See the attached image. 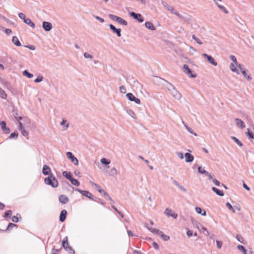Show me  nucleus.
Returning <instances> with one entry per match:
<instances>
[{
    "label": "nucleus",
    "instance_id": "8fccbe9b",
    "mask_svg": "<svg viewBox=\"0 0 254 254\" xmlns=\"http://www.w3.org/2000/svg\"><path fill=\"white\" fill-rule=\"evenodd\" d=\"M65 250L70 254H74L75 253V252L73 250V249L70 246L69 247H67V248Z\"/></svg>",
    "mask_w": 254,
    "mask_h": 254
},
{
    "label": "nucleus",
    "instance_id": "6ab92c4d",
    "mask_svg": "<svg viewBox=\"0 0 254 254\" xmlns=\"http://www.w3.org/2000/svg\"><path fill=\"white\" fill-rule=\"evenodd\" d=\"M59 201L62 204H66L68 201V197L65 195H61L59 196Z\"/></svg>",
    "mask_w": 254,
    "mask_h": 254
},
{
    "label": "nucleus",
    "instance_id": "f03ea898",
    "mask_svg": "<svg viewBox=\"0 0 254 254\" xmlns=\"http://www.w3.org/2000/svg\"><path fill=\"white\" fill-rule=\"evenodd\" d=\"M155 81L165 86L169 92L175 88L172 84L163 78L157 77Z\"/></svg>",
    "mask_w": 254,
    "mask_h": 254
},
{
    "label": "nucleus",
    "instance_id": "6e6d98bb",
    "mask_svg": "<svg viewBox=\"0 0 254 254\" xmlns=\"http://www.w3.org/2000/svg\"><path fill=\"white\" fill-rule=\"evenodd\" d=\"M112 207L122 218L124 217V215L115 206L113 205Z\"/></svg>",
    "mask_w": 254,
    "mask_h": 254
},
{
    "label": "nucleus",
    "instance_id": "c9c22d12",
    "mask_svg": "<svg viewBox=\"0 0 254 254\" xmlns=\"http://www.w3.org/2000/svg\"><path fill=\"white\" fill-rule=\"evenodd\" d=\"M117 22L119 23V24H121L125 25V26H126L127 25V22L125 20H124V19L120 17H119V19L118 20Z\"/></svg>",
    "mask_w": 254,
    "mask_h": 254
},
{
    "label": "nucleus",
    "instance_id": "ddd939ff",
    "mask_svg": "<svg viewBox=\"0 0 254 254\" xmlns=\"http://www.w3.org/2000/svg\"><path fill=\"white\" fill-rule=\"evenodd\" d=\"M51 170L49 166L47 165H44L43 167L42 173L45 175H50L51 174Z\"/></svg>",
    "mask_w": 254,
    "mask_h": 254
},
{
    "label": "nucleus",
    "instance_id": "3c124183",
    "mask_svg": "<svg viewBox=\"0 0 254 254\" xmlns=\"http://www.w3.org/2000/svg\"><path fill=\"white\" fill-rule=\"evenodd\" d=\"M192 39L195 40L198 44L201 45L202 44V42L198 38H197L194 35H193L192 36Z\"/></svg>",
    "mask_w": 254,
    "mask_h": 254
},
{
    "label": "nucleus",
    "instance_id": "49530a36",
    "mask_svg": "<svg viewBox=\"0 0 254 254\" xmlns=\"http://www.w3.org/2000/svg\"><path fill=\"white\" fill-rule=\"evenodd\" d=\"M198 171L200 174H206V173H207V171L205 170L204 169H202L201 167L199 166L198 167Z\"/></svg>",
    "mask_w": 254,
    "mask_h": 254
},
{
    "label": "nucleus",
    "instance_id": "dca6fc26",
    "mask_svg": "<svg viewBox=\"0 0 254 254\" xmlns=\"http://www.w3.org/2000/svg\"><path fill=\"white\" fill-rule=\"evenodd\" d=\"M164 213L166 215L171 216L174 218H176L177 217V214L175 213H172V210L168 208L165 210Z\"/></svg>",
    "mask_w": 254,
    "mask_h": 254
},
{
    "label": "nucleus",
    "instance_id": "b1692460",
    "mask_svg": "<svg viewBox=\"0 0 254 254\" xmlns=\"http://www.w3.org/2000/svg\"><path fill=\"white\" fill-rule=\"evenodd\" d=\"M247 72V70L245 69V70L243 69V71L241 72V73L248 80L250 81L252 79L251 75L250 74H248Z\"/></svg>",
    "mask_w": 254,
    "mask_h": 254
},
{
    "label": "nucleus",
    "instance_id": "aec40b11",
    "mask_svg": "<svg viewBox=\"0 0 254 254\" xmlns=\"http://www.w3.org/2000/svg\"><path fill=\"white\" fill-rule=\"evenodd\" d=\"M175 15L178 16L179 18L186 20L188 19V15L184 12L180 13L178 11L176 13Z\"/></svg>",
    "mask_w": 254,
    "mask_h": 254
},
{
    "label": "nucleus",
    "instance_id": "423d86ee",
    "mask_svg": "<svg viewBox=\"0 0 254 254\" xmlns=\"http://www.w3.org/2000/svg\"><path fill=\"white\" fill-rule=\"evenodd\" d=\"M183 71L187 74L190 77L194 78L196 77V75L192 73L191 69L189 68L187 64H184L183 66Z\"/></svg>",
    "mask_w": 254,
    "mask_h": 254
},
{
    "label": "nucleus",
    "instance_id": "f8f14e48",
    "mask_svg": "<svg viewBox=\"0 0 254 254\" xmlns=\"http://www.w3.org/2000/svg\"><path fill=\"white\" fill-rule=\"evenodd\" d=\"M235 121L236 122V125L237 127L241 128H244L246 127V125L244 122L241 119L238 118H235Z\"/></svg>",
    "mask_w": 254,
    "mask_h": 254
},
{
    "label": "nucleus",
    "instance_id": "052dcab7",
    "mask_svg": "<svg viewBox=\"0 0 254 254\" xmlns=\"http://www.w3.org/2000/svg\"><path fill=\"white\" fill-rule=\"evenodd\" d=\"M230 59L233 61L234 64H235L237 63V59L234 56L231 55L230 56Z\"/></svg>",
    "mask_w": 254,
    "mask_h": 254
},
{
    "label": "nucleus",
    "instance_id": "393cba45",
    "mask_svg": "<svg viewBox=\"0 0 254 254\" xmlns=\"http://www.w3.org/2000/svg\"><path fill=\"white\" fill-rule=\"evenodd\" d=\"M195 210L198 214H201L202 216H205L206 215V211L204 209H202L199 207L196 206Z\"/></svg>",
    "mask_w": 254,
    "mask_h": 254
},
{
    "label": "nucleus",
    "instance_id": "9b49d317",
    "mask_svg": "<svg viewBox=\"0 0 254 254\" xmlns=\"http://www.w3.org/2000/svg\"><path fill=\"white\" fill-rule=\"evenodd\" d=\"M109 27L114 33H116L118 37L121 36V30L120 29L116 28L111 24L109 25Z\"/></svg>",
    "mask_w": 254,
    "mask_h": 254
},
{
    "label": "nucleus",
    "instance_id": "1a4fd4ad",
    "mask_svg": "<svg viewBox=\"0 0 254 254\" xmlns=\"http://www.w3.org/2000/svg\"><path fill=\"white\" fill-rule=\"evenodd\" d=\"M171 95L176 99L180 100L182 97L181 94L175 87L173 90L170 91Z\"/></svg>",
    "mask_w": 254,
    "mask_h": 254
},
{
    "label": "nucleus",
    "instance_id": "9d476101",
    "mask_svg": "<svg viewBox=\"0 0 254 254\" xmlns=\"http://www.w3.org/2000/svg\"><path fill=\"white\" fill-rule=\"evenodd\" d=\"M43 28L46 31H50L52 28V24L51 23L47 21H44L42 23Z\"/></svg>",
    "mask_w": 254,
    "mask_h": 254
},
{
    "label": "nucleus",
    "instance_id": "f257e3e1",
    "mask_svg": "<svg viewBox=\"0 0 254 254\" xmlns=\"http://www.w3.org/2000/svg\"><path fill=\"white\" fill-rule=\"evenodd\" d=\"M44 183L47 185L51 186L54 188H57L59 186L58 180L53 174H50L48 177L45 178Z\"/></svg>",
    "mask_w": 254,
    "mask_h": 254
},
{
    "label": "nucleus",
    "instance_id": "774afa93",
    "mask_svg": "<svg viewBox=\"0 0 254 254\" xmlns=\"http://www.w3.org/2000/svg\"><path fill=\"white\" fill-rule=\"evenodd\" d=\"M120 91L122 93H125L126 92V89L124 86H121L120 87Z\"/></svg>",
    "mask_w": 254,
    "mask_h": 254
},
{
    "label": "nucleus",
    "instance_id": "680f3d73",
    "mask_svg": "<svg viewBox=\"0 0 254 254\" xmlns=\"http://www.w3.org/2000/svg\"><path fill=\"white\" fill-rule=\"evenodd\" d=\"M62 126H65L66 128H68L69 127L68 124H66V121L65 120H63L61 123Z\"/></svg>",
    "mask_w": 254,
    "mask_h": 254
},
{
    "label": "nucleus",
    "instance_id": "09e8293b",
    "mask_svg": "<svg viewBox=\"0 0 254 254\" xmlns=\"http://www.w3.org/2000/svg\"><path fill=\"white\" fill-rule=\"evenodd\" d=\"M92 185H93V186H94L96 187V189L98 190V191L99 192H100V193H102V191H104V190H102V189H101L100 186H99L98 185H97V184H95V183H93V184H92Z\"/></svg>",
    "mask_w": 254,
    "mask_h": 254
},
{
    "label": "nucleus",
    "instance_id": "603ef678",
    "mask_svg": "<svg viewBox=\"0 0 254 254\" xmlns=\"http://www.w3.org/2000/svg\"><path fill=\"white\" fill-rule=\"evenodd\" d=\"M13 227H17V226L15 224H13V223H9V224L8 225L6 229H5V231L9 229V228H13Z\"/></svg>",
    "mask_w": 254,
    "mask_h": 254
},
{
    "label": "nucleus",
    "instance_id": "72a5a7b5",
    "mask_svg": "<svg viewBox=\"0 0 254 254\" xmlns=\"http://www.w3.org/2000/svg\"><path fill=\"white\" fill-rule=\"evenodd\" d=\"M0 96L2 98V99H6V97H7V94L6 93H5V92L0 87Z\"/></svg>",
    "mask_w": 254,
    "mask_h": 254
},
{
    "label": "nucleus",
    "instance_id": "f3484780",
    "mask_svg": "<svg viewBox=\"0 0 254 254\" xmlns=\"http://www.w3.org/2000/svg\"><path fill=\"white\" fill-rule=\"evenodd\" d=\"M146 228L149 230L152 233L159 235L160 234H161L162 231L159 230V229H157L156 228H152L150 227H149L148 225H146Z\"/></svg>",
    "mask_w": 254,
    "mask_h": 254
},
{
    "label": "nucleus",
    "instance_id": "2f4dec72",
    "mask_svg": "<svg viewBox=\"0 0 254 254\" xmlns=\"http://www.w3.org/2000/svg\"><path fill=\"white\" fill-rule=\"evenodd\" d=\"M12 211L11 210H7L5 212L3 217L5 218H10L12 215Z\"/></svg>",
    "mask_w": 254,
    "mask_h": 254
},
{
    "label": "nucleus",
    "instance_id": "0e129e2a",
    "mask_svg": "<svg viewBox=\"0 0 254 254\" xmlns=\"http://www.w3.org/2000/svg\"><path fill=\"white\" fill-rule=\"evenodd\" d=\"M18 16L20 19L23 20V21H24L25 19L27 18H26L25 15L23 13H19Z\"/></svg>",
    "mask_w": 254,
    "mask_h": 254
},
{
    "label": "nucleus",
    "instance_id": "de8ad7c7",
    "mask_svg": "<svg viewBox=\"0 0 254 254\" xmlns=\"http://www.w3.org/2000/svg\"><path fill=\"white\" fill-rule=\"evenodd\" d=\"M235 65L239 69V71H240L241 72H242L243 71V69L245 70V69H246L243 65L238 64V63Z\"/></svg>",
    "mask_w": 254,
    "mask_h": 254
},
{
    "label": "nucleus",
    "instance_id": "a878e982",
    "mask_svg": "<svg viewBox=\"0 0 254 254\" xmlns=\"http://www.w3.org/2000/svg\"><path fill=\"white\" fill-rule=\"evenodd\" d=\"M24 22L33 28L35 27V24L28 18L25 19Z\"/></svg>",
    "mask_w": 254,
    "mask_h": 254
},
{
    "label": "nucleus",
    "instance_id": "c03bdc74",
    "mask_svg": "<svg viewBox=\"0 0 254 254\" xmlns=\"http://www.w3.org/2000/svg\"><path fill=\"white\" fill-rule=\"evenodd\" d=\"M101 163L103 164L108 165L110 164V161L106 158H102L101 159Z\"/></svg>",
    "mask_w": 254,
    "mask_h": 254
},
{
    "label": "nucleus",
    "instance_id": "5fc2aeb1",
    "mask_svg": "<svg viewBox=\"0 0 254 254\" xmlns=\"http://www.w3.org/2000/svg\"><path fill=\"white\" fill-rule=\"evenodd\" d=\"M20 131H21V134L24 136H25V137L28 136V135L29 134L28 132L25 129V128L22 129Z\"/></svg>",
    "mask_w": 254,
    "mask_h": 254
},
{
    "label": "nucleus",
    "instance_id": "79ce46f5",
    "mask_svg": "<svg viewBox=\"0 0 254 254\" xmlns=\"http://www.w3.org/2000/svg\"><path fill=\"white\" fill-rule=\"evenodd\" d=\"M215 4L217 5V6L221 9L222 10V11H223L225 13H228V11L227 10V9H226V8L223 6V5H220L219 4H218L217 2H215Z\"/></svg>",
    "mask_w": 254,
    "mask_h": 254
},
{
    "label": "nucleus",
    "instance_id": "4468645a",
    "mask_svg": "<svg viewBox=\"0 0 254 254\" xmlns=\"http://www.w3.org/2000/svg\"><path fill=\"white\" fill-rule=\"evenodd\" d=\"M0 126L3 131V132L5 133H9L10 132L9 128L6 127V123L4 121H1L0 122Z\"/></svg>",
    "mask_w": 254,
    "mask_h": 254
},
{
    "label": "nucleus",
    "instance_id": "4be33fe9",
    "mask_svg": "<svg viewBox=\"0 0 254 254\" xmlns=\"http://www.w3.org/2000/svg\"><path fill=\"white\" fill-rule=\"evenodd\" d=\"M182 123L184 126V127H186V128L187 129V130L191 134H193L195 136H197V134L193 131V130L190 127H188L187 124L185 123L184 121H182Z\"/></svg>",
    "mask_w": 254,
    "mask_h": 254
},
{
    "label": "nucleus",
    "instance_id": "c756f323",
    "mask_svg": "<svg viewBox=\"0 0 254 254\" xmlns=\"http://www.w3.org/2000/svg\"><path fill=\"white\" fill-rule=\"evenodd\" d=\"M63 175L69 181L72 178L71 173L67 171H64Z\"/></svg>",
    "mask_w": 254,
    "mask_h": 254
},
{
    "label": "nucleus",
    "instance_id": "a19ab883",
    "mask_svg": "<svg viewBox=\"0 0 254 254\" xmlns=\"http://www.w3.org/2000/svg\"><path fill=\"white\" fill-rule=\"evenodd\" d=\"M21 218L20 215L19 214H17L16 216H13L12 217V221L13 222L17 223L19 221V218Z\"/></svg>",
    "mask_w": 254,
    "mask_h": 254
},
{
    "label": "nucleus",
    "instance_id": "412c9836",
    "mask_svg": "<svg viewBox=\"0 0 254 254\" xmlns=\"http://www.w3.org/2000/svg\"><path fill=\"white\" fill-rule=\"evenodd\" d=\"M235 66V64L232 63L230 65L231 70L233 72H236L237 74H240V71H239V70Z\"/></svg>",
    "mask_w": 254,
    "mask_h": 254
},
{
    "label": "nucleus",
    "instance_id": "a211bd4d",
    "mask_svg": "<svg viewBox=\"0 0 254 254\" xmlns=\"http://www.w3.org/2000/svg\"><path fill=\"white\" fill-rule=\"evenodd\" d=\"M67 215V211L66 210H63L60 214V220L61 222H63L66 219V216Z\"/></svg>",
    "mask_w": 254,
    "mask_h": 254
},
{
    "label": "nucleus",
    "instance_id": "bb28decb",
    "mask_svg": "<svg viewBox=\"0 0 254 254\" xmlns=\"http://www.w3.org/2000/svg\"><path fill=\"white\" fill-rule=\"evenodd\" d=\"M12 43L16 46H20L21 43L16 36H13L12 39Z\"/></svg>",
    "mask_w": 254,
    "mask_h": 254
},
{
    "label": "nucleus",
    "instance_id": "473e14b6",
    "mask_svg": "<svg viewBox=\"0 0 254 254\" xmlns=\"http://www.w3.org/2000/svg\"><path fill=\"white\" fill-rule=\"evenodd\" d=\"M70 181L71 183L74 186H79L80 185L79 182L77 179H74L73 178L70 180Z\"/></svg>",
    "mask_w": 254,
    "mask_h": 254
},
{
    "label": "nucleus",
    "instance_id": "69168bd1",
    "mask_svg": "<svg viewBox=\"0 0 254 254\" xmlns=\"http://www.w3.org/2000/svg\"><path fill=\"white\" fill-rule=\"evenodd\" d=\"M83 55H84V58L86 59H92V56L88 53H85L83 54Z\"/></svg>",
    "mask_w": 254,
    "mask_h": 254
},
{
    "label": "nucleus",
    "instance_id": "e2e57ef3",
    "mask_svg": "<svg viewBox=\"0 0 254 254\" xmlns=\"http://www.w3.org/2000/svg\"><path fill=\"white\" fill-rule=\"evenodd\" d=\"M43 77L42 76H38L35 80L34 82L36 83H38L41 82L43 80Z\"/></svg>",
    "mask_w": 254,
    "mask_h": 254
},
{
    "label": "nucleus",
    "instance_id": "7ed1b4c3",
    "mask_svg": "<svg viewBox=\"0 0 254 254\" xmlns=\"http://www.w3.org/2000/svg\"><path fill=\"white\" fill-rule=\"evenodd\" d=\"M75 191L79 192L82 195L85 196L91 200H94L92 194L89 191L87 190H80L79 189L76 188L75 189Z\"/></svg>",
    "mask_w": 254,
    "mask_h": 254
},
{
    "label": "nucleus",
    "instance_id": "7c9ffc66",
    "mask_svg": "<svg viewBox=\"0 0 254 254\" xmlns=\"http://www.w3.org/2000/svg\"><path fill=\"white\" fill-rule=\"evenodd\" d=\"M22 73L23 75L26 76L28 78H31L33 77V74L29 72L27 70H24Z\"/></svg>",
    "mask_w": 254,
    "mask_h": 254
},
{
    "label": "nucleus",
    "instance_id": "37998d69",
    "mask_svg": "<svg viewBox=\"0 0 254 254\" xmlns=\"http://www.w3.org/2000/svg\"><path fill=\"white\" fill-rule=\"evenodd\" d=\"M109 16L111 19H112L113 20L116 21L117 22L118 21V20L119 19V18L120 17L117 15H114L112 14H110L109 15Z\"/></svg>",
    "mask_w": 254,
    "mask_h": 254
},
{
    "label": "nucleus",
    "instance_id": "4d7b16f0",
    "mask_svg": "<svg viewBox=\"0 0 254 254\" xmlns=\"http://www.w3.org/2000/svg\"><path fill=\"white\" fill-rule=\"evenodd\" d=\"M16 124L18 125L17 128L18 129V130H21L22 129L24 128L22 126V123L19 121H18L17 123H16Z\"/></svg>",
    "mask_w": 254,
    "mask_h": 254
},
{
    "label": "nucleus",
    "instance_id": "f704fd0d",
    "mask_svg": "<svg viewBox=\"0 0 254 254\" xmlns=\"http://www.w3.org/2000/svg\"><path fill=\"white\" fill-rule=\"evenodd\" d=\"M237 249L240 251H241L243 254H247V251L245 247L242 245H238L237 246Z\"/></svg>",
    "mask_w": 254,
    "mask_h": 254
},
{
    "label": "nucleus",
    "instance_id": "2eb2a0df",
    "mask_svg": "<svg viewBox=\"0 0 254 254\" xmlns=\"http://www.w3.org/2000/svg\"><path fill=\"white\" fill-rule=\"evenodd\" d=\"M185 161L187 163L191 162L194 159V157L190 153H186L185 154Z\"/></svg>",
    "mask_w": 254,
    "mask_h": 254
},
{
    "label": "nucleus",
    "instance_id": "864d4df0",
    "mask_svg": "<svg viewBox=\"0 0 254 254\" xmlns=\"http://www.w3.org/2000/svg\"><path fill=\"white\" fill-rule=\"evenodd\" d=\"M18 137V133L16 132L11 133L9 137V138L11 139L13 138H17Z\"/></svg>",
    "mask_w": 254,
    "mask_h": 254
},
{
    "label": "nucleus",
    "instance_id": "e433bc0d",
    "mask_svg": "<svg viewBox=\"0 0 254 254\" xmlns=\"http://www.w3.org/2000/svg\"><path fill=\"white\" fill-rule=\"evenodd\" d=\"M231 138L239 146H242L243 143L237 138L235 136H231Z\"/></svg>",
    "mask_w": 254,
    "mask_h": 254
},
{
    "label": "nucleus",
    "instance_id": "13d9d810",
    "mask_svg": "<svg viewBox=\"0 0 254 254\" xmlns=\"http://www.w3.org/2000/svg\"><path fill=\"white\" fill-rule=\"evenodd\" d=\"M201 226L202 227V229L203 231V233H204V235H205L206 236H209V233L208 231L207 230V228H206L205 227H204L202 226Z\"/></svg>",
    "mask_w": 254,
    "mask_h": 254
},
{
    "label": "nucleus",
    "instance_id": "4c0bfd02",
    "mask_svg": "<svg viewBox=\"0 0 254 254\" xmlns=\"http://www.w3.org/2000/svg\"><path fill=\"white\" fill-rule=\"evenodd\" d=\"M118 174V172H117V170H116V169L115 168H112L110 171V174L109 175L111 176H115V175H116L117 174Z\"/></svg>",
    "mask_w": 254,
    "mask_h": 254
},
{
    "label": "nucleus",
    "instance_id": "bf43d9fd",
    "mask_svg": "<svg viewBox=\"0 0 254 254\" xmlns=\"http://www.w3.org/2000/svg\"><path fill=\"white\" fill-rule=\"evenodd\" d=\"M248 132H246L247 135H248L250 138L254 139V134L252 132H250L249 128H248Z\"/></svg>",
    "mask_w": 254,
    "mask_h": 254
},
{
    "label": "nucleus",
    "instance_id": "5701e85b",
    "mask_svg": "<svg viewBox=\"0 0 254 254\" xmlns=\"http://www.w3.org/2000/svg\"><path fill=\"white\" fill-rule=\"evenodd\" d=\"M145 25L147 28H148V29H149L150 30L153 31V30H155V27L154 26L153 24L150 21L146 22L145 23Z\"/></svg>",
    "mask_w": 254,
    "mask_h": 254
},
{
    "label": "nucleus",
    "instance_id": "20e7f679",
    "mask_svg": "<svg viewBox=\"0 0 254 254\" xmlns=\"http://www.w3.org/2000/svg\"><path fill=\"white\" fill-rule=\"evenodd\" d=\"M126 96L130 101H133L137 104H139L140 103V99L135 97L131 93H127L126 94Z\"/></svg>",
    "mask_w": 254,
    "mask_h": 254
},
{
    "label": "nucleus",
    "instance_id": "338daca9",
    "mask_svg": "<svg viewBox=\"0 0 254 254\" xmlns=\"http://www.w3.org/2000/svg\"><path fill=\"white\" fill-rule=\"evenodd\" d=\"M178 188L180 189L181 190H182L183 191L185 192H186L187 191V190L182 185H180Z\"/></svg>",
    "mask_w": 254,
    "mask_h": 254
},
{
    "label": "nucleus",
    "instance_id": "58836bf2",
    "mask_svg": "<svg viewBox=\"0 0 254 254\" xmlns=\"http://www.w3.org/2000/svg\"><path fill=\"white\" fill-rule=\"evenodd\" d=\"M127 113L133 119H136V116L134 112L130 109L127 110Z\"/></svg>",
    "mask_w": 254,
    "mask_h": 254
},
{
    "label": "nucleus",
    "instance_id": "39448f33",
    "mask_svg": "<svg viewBox=\"0 0 254 254\" xmlns=\"http://www.w3.org/2000/svg\"><path fill=\"white\" fill-rule=\"evenodd\" d=\"M66 157L71 160V161L72 163H73L75 165H77L78 164V160L76 157H74L72 153L70 152H67L66 153Z\"/></svg>",
    "mask_w": 254,
    "mask_h": 254
},
{
    "label": "nucleus",
    "instance_id": "0eeeda50",
    "mask_svg": "<svg viewBox=\"0 0 254 254\" xmlns=\"http://www.w3.org/2000/svg\"><path fill=\"white\" fill-rule=\"evenodd\" d=\"M129 14L134 19L137 20L140 22H142L144 21L143 17L139 13H136L134 12H130Z\"/></svg>",
    "mask_w": 254,
    "mask_h": 254
},
{
    "label": "nucleus",
    "instance_id": "ea45409f",
    "mask_svg": "<svg viewBox=\"0 0 254 254\" xmlns=\"http://www.w3.org/2000/svg\"><path fill=\"white\" fill-rule=\"evenodd\" d=\"M159 236H160L162 239L165 241H167L170 239V237L168 235H165L162 231L161 234H160Z\"/></svg>",
    "mask_w": 254,
    "mask_h": 254
},
{
    "label": "nucleus",
    "instance_id": "cd10ccee",
    "mask_svg": "<svg viewBox=\"0 0 254 254\" xmlns=\"http://www.w3.org/2000/svg\"><path fill=\"white\" fill-rule=\"evenodd\" d=\"M212 190L215 192L218 195L222 196L224 195V193L223 191L219 190V189L216 188L215 187H212Z\"/></svg>",
    "mask_w": 254,
    "mask_h": 254
},
{
    "label": "nucleus",
    "instance_id": "a18cd8bd",
    "mask_svg": "<svg viewBox=\"0 0 254 254\" xmlns=\"http://www.w3.org/2000/svg\"><path fill=\"white\" fill-rule=\"evenodd\" d=\"M236 239L240 242L241 243H244V238L243 237L240 235H237L236 237Z\"/></svg>",
    "mask_w": 254,
    "mask_h": 254
},
{
    "label": "nucleus",
    "instance_id": "6e6552de",
    "mask_svg": "<svg viewBox=\"0 0 254 254\" xmlns=\"http://www.w3.org/2000/svg\"><path fill=\"white\" fill-rule=\"evenodd\" d=\"M202 56L203 57H204V58H206L208 63H209L210 64H212L214 66L217 65V63L215 61V60L214 59V58L212 57H211V56H209L206 54H203L202 55Z\"/></svg>",
    "mask_w": 254,
    "mask_h": 254
},
{
    "label": "nucleus",
    "instance_id": "c85d7f7f",
    "mask_svg": "<svg viewBox=\"0 0 254 254\" xmlns=\"http://www.w3.org/2000/svg\"><path fill=\"white\" fill-rule=\"evenodd\" d=\"M161 3L162 5L164 6V7L167 10L170 11V9L172 10L173 6L169 5L166 1L162 0Z\"/></svg>",
    "mask_w": 254,
    "mask_h": 254
}]
</instances>
